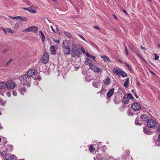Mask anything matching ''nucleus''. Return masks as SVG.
I'll return each instance as SVG.
<instances>
[{
	"label": "nucleus",
	"mask_w": 160,
	"mask_h": 160,
	"mask_svg": "<svg viewBox=\"0 0 160 160\" xmlns=\"http://www.w3.org/2000/svg\"><path fill=\"white\" fill-rule=\"evenodd\" d=\"M71 53L72 57L74 58H78L79 57L80 53V47L78 45L73 43L71 47Z\"/></svg>",
	"instance_id": "1"
},
{
	"label": "nucleus",
	"mask_w": 160,
	"mask_h": 160,
	"mask_svg": "<svg viewBox=\"0 0 160 160\" xmlns=\"http://www.w3.org/2000/svg\"><path fill=\"white\" fill-rule=\"evenodd\" d=\"M22 85H27L28 87H30L31 83V78H29L26 74L21 76L18 77Z\"/></svg>",
	"instance_id": "2"
},
{
	"label": "nucleus",
	"mask_w": 160,
	"mask_h": 160,
	"mask_svg": "<svg viewBox=\"0 0 160 160\" xmlns=\"http://www.w3.org/2000/svg\"><path fill=\"white\" fill-rule=\"evenodd\" d=\"M67 41H64L63 44L62 45V48L63 50L64 53L65 54L69 55L70 53V49L69 46L68 45V43H66Z\"/></svg>",
	"instance_id": "3"
},
{
	"label": "nucleus",
	"mask_w": 160,
	"mask_h": 160,
	"mask_svg": "<svg viewBox=\"0 0 160 160\" xmlns=\"http://www.w3.org/2000/svg\"><path fill=\"white\" fill-rule=\"evenodd\" d=\"M7 17L9 18H7V17H5L4 16H2L0 18V19H19L20 20H26L27 19V18L24 17H21L18 16H17L16 17H10V16H7Z\"/></svg>",
	"instance_id": "4"
},
{
	"label": "nucleus",
	"mask_w": 160,
	"mask_h": 160,
	"mask_svg": "<svg viewBox=\"0 0 160 160\" xmlns=\"http://www.w3.org/2000/svg\"><path fill=\"white\" fill-rule=\"evenodd\" d=\"M147 125L149 128H154L157 127V124L154 120L150 119L147 122Z\"/></svg>",
	"instance_id": "5"
},
{
	"label": "nucleus",
	"mask_w": 160,
	"mask_h": 160,
	"mask_svg": "<svg viewBox=\"0 0 160 160\" xmlns=\"http://www.w3.org/2000/svg\"><path fill=\"white\" fill-rule=\"evenodd\" d=\"M38 29L37 27L36 26H31L23 30L22 32H28L36 33L38 32Z\"/></svg>",
	"instance_id": "6"
},
{
	"label": "nucleus",
	"mask_w": 160,
	"mask_h": 160,
	"mask_svg": "<svg viewBox=\"0 0 160 160\" xmlns=\"http://www.w3.org/2000/svg\"><path fill=\"white\" fill-rule=\"evenodd\" d=\"M7 87L9 89H13L15 87V83L12 80L6 82Z\"/></svg>",
	"instance_id": "7"
},
{
	"label": "nucleus",
	"mask_w": 160,
	"mask_h": 160,
	"mask_svg": "<svg viewBox=\"0 0 160 160\" xmlns=\"http://www.w3.org/2000/svg\"><path fill=\"white\" fill-rule=\"evenodd\" d=\"M49 60V55L47 53H44L42 55L41 58L42 62L46 64L48 63Z\"/></svg>",
	"instance_id": "8"
},
{
	"label": "nucleus",
	"mask_w": 160,
	"mask_h": 160,
	"mask_svg": "<svg viewBox=\"0 0 160 160\" xmlns=\"http://www.w3.org/2000/svg\"><path fill=\"white\" fill-rule=\"evenodd\" d=\"M131 108L135 111H138L141 109L140 105L137 102L133 103L131 105Z\"/></svg>",
	"instance_id": "9"
},
{
	"label": "nucleus",
	"mask_w": 160,
	"mask_h": 160,
	"mask_svg": "<svg viewBox=\"0 0 160 160\" xmlns=\"http://www.w3.org/2000/svg\"><path fill=\"white\" fill-rule=\"evenodd\" d=\"M140 118L141 120V121H142L143 122H146L149 120V117L148 116L145 114H142L141 117Z\"/></svg>",
	"instance_id": "10"
},
{
	"label": "nucleus",
	"mask_w": 160,
	"mask_h": 160,
	"mask_svg": "<svg viewBox=\"0 0 160 160\" xmlns=\"http://www.w3.org/2000/svg\"><path fill=\"white\" fill-rule=\"evenodd\" d=\"M91 69L93 70L95 72L101 73L102 72V69L95 65H92L91 67Z\"/></svg>",
	"instance_id": "11"
},
{
	"label": "nucleus",
	"mask_w": 160,
	"mask_h": 160,
	"mask_svg": "<svg viewBox=\"0 0 160 160\" xmlns=\"http://www.w3.org/2000/svg\"><path fill=\"white\" fill-rule=\"evenodd\" d=\"M19 91L20 92L22 95L23 94L26 92V90L24 87V85H20L19 87Z\"/></svg>",
	"instance_id": "12"
},
{
	"label": "nucleus",
	"mask_w": 160,
	"mask_h": 160,
	"mask_svg": "<svg viewBox=\"0 0 160 160\" xmlns=\"http://www.w3.org/2000/svg\"><path fill=\"white\" fill-rule=\"evenodd\" d=\"M35 70L33 69H31L29 70L26 75H27L29 78H31V79L32 78V76H33L34 74Z\"/></svg>",
	"instance_id": "13"
},
{
	"label": "nucleus",
	"mask_w": 160,
	"mask_h": 160,
	"mask_svg": "<svg viewBox=\"0 0 160 160\" xmlns=\"http://www.w3.org/2000/svg\"><path fill=\"white\" fill-rule=\"evenodd\" d=\"M123 155H122V158L123 159H125L126 156L130 153L129 150L126 149L123 150Z\"/></svg>",
	"instance_id": "14"
},
{
	"label": "nucleus",
	"mask_w": 160,
	"mask_h": 160,
	"mask_svg": "<svg viewBox=\"0 0 160 160\" xmlns=\"http://www.w3.org/2000/svg\"><path fill=\"white\" fill-rule=\"evenodd\" d=\"M50 51L51 54L55 55L56 53V50L54 45H52L50 46Z\"/></svg>",
	"instance_id": "15"
},
{
	"label": "nucleus",
	"mask_w": 160,
	"mask_h": 160,
	"mask_svg": "<svg viewBox=\"0 0 160 160\" xmlns=\"http://www.w3.org/2000/svg\"><path fill=\"white\" fill-rule=\"evenodd\" d=\"M128 95H124L123 98V101L124 103L128 104L129 102V98Z\"/></svg>",
	"instance_id": "16"
},
{
	"label": "nucleus",
	"mask_w": 160,
	"mask_h": 160,
	"mask_svg": "<svg viewBox=\"0 0 160 160\" xmlns=\"http://www.w3.org/2000/svg\"><path fill=\"white\" fill-rule=\"evenodd\" d=\"M114 89L112 88L109 90L107 94V96L108 97H111L114 92Z\"/></svg>",
	"instance_id": "17"
},
{
	"label": "nucleus",
	"mask_w": 160,
	"mask_h": 160,
	"mask_svg": "<svg viewBox=\"0 0 160 160\" xmlns=\"http://www.w3.org/2000/svg\"><path fill=\"white\" fill-rule=\"evenodd\" d=\"M4 31L6 34H7L9 33H11L12 34L14 32L13 30H12L11 29L9 28H7L6 29H5L4 30Z\"/></svg>",
	"instance_id": "18"
},
{
	"label": "nucleus",
	"mask_w": 160,
	"mask_h": 160,
	"mask_svg": "<svg viewBox=\"0 0 160 160\" xmlns=\"http://www.w3.org/2000/svg\"><path fill=\"white\" fill-rule=\"evenodd\" d=\"M39 34L41 35V38H42V42H44L45 40V37L43 32L42 31H40L39 32Z\"/></svg>",
	"instance_id": "19"
},
{
	"label": "nucleus",
	"mask_w": 160,
	"mask_h": 160,
	"mask_svg": "<svg viewBox=\"0 0 160 160\" xmlns=\"http://www.w3.org/2000/svg\"><path fill=\"white\" fill-rule=\"evenodd\" d=\"M7 87L6 83L3 82H0V89H4Z\"/></svg>",
	"instance_id": "20"
},
{
	"label": "nucleus",
	"mask_w": 160,
	"mask_h": 160,
	"mask_svg": "<svg viewBox=\"0 0 160 160\" xmlns=\"http://www.w3.org/2000/svg\"><path fill=\"white\" fill-rule=\"evenodd\" d=\"M23 8L31 13H34L36 12V10L32 8Z\"/></svg>",
	"instance_id": "21"
},
{
	"label": "nucleus",
	"mask_w": 160,
	"mask_h": 160,
	"mask_svg": "<svg viewBox=\"0 0 160 160\" xmlns=\"http://www.w3.org/2000/svg\"><path fill=\"white\" fill-rule=\"evenodd\" d=\"M86 64L88 65L90 67V68L91 69V67L92 65H94L93 64H92V60H91L90 59H87V61L86 62Z\"/></svg>",
	"instance_id": "22"
},
{
	"label": "nucleus",
	"mask_w": 160,
	"mask_h": 160,
	"mask_svg": "<svg viewBox=\"0 0 160 160\" xmlns=\"http://www.w3.org/2000/svg\"><path fill=\"white\" fill-rule=\"evenodd\" d=\"M122 70H120L118 68H115L113 69L114 73L118 75H120Z\"/></svg>",
	"instance_id": "23"
},
{
	"label": "nucleus",
	"mask_w": 160,
	"mask_h": 160,
	"mask_svg": "<svg viewBox=\"0 0 160 160\" xmlns=\"http://www.w3.org/2000/svg\"><path fill=\"white\" fill-rule=\"evenodd\" d=\"M110 81V79L108 77H107L105 80L103 81V82L105 84L108 85L109 84Z\"/></svg>",
	"instance_id": "24"
},
{
	"label": "nucleus",
	"mask_w": 160,
	"mask_h": 160,
	"mask_svg": "<svg viewBox=\"0 0 160 160\" xmlns=\"http://www.w3.org/2000/svg\"><path fill=\"white\" fill-rule=\"evenodd\" d=\"M129 78H128L126 81L124 82V86L126 88H128V83H129Z\"/></svg>",
	"instance_id": "25"
},
{
	"label": "nucleus",
	"mask_w": 160,
	"mask_h": 160,
	"mask_svg": "<svg viewBox=\"0 0 160 160\" xmlns=\"http://www.w3.org/2000/svg\"><path fill=\"white\" fill-rule=\"evenodd\" d=\"M102 58H103V60L105 62H108V61L110 62V60L108 57L105 55L103 57H101Z\"/></svg>",
	"instance_id": "26"
},
{
	"label": "nucleus",
	"mask_w": 160,
	"mask_h": 160,
	"mask_svg": "<svg viewBox=\"0 0 160 160\" xmlns=\"http://www.w3.org/2000/svg\"><path fill=\"white\" fill-rule=\"evenodd\" d=\"M143 132L146 134H148L150 133L147 128L144 127L143 129Z\"/></svg>",
	"instance_id": "27"
},
{
	"label": "nucleus",
	"mask_w": 160,
	"mask_h": 160,
	"mask_svg": "<svg viewBox=\"0 0 160 160\" xmlns=\"http://www.w3.org/2000/svg\"><path fill=\"white\" fill-rule=\"evenodd\" d=\"M15 157L14 155H11L9 156L8 159H5L4 160H14V158Z\"/></svg>",
	"instance_id": "28"
},
{
	"label": "nucleus",
	"mask_w": 160,
	"mask_h": 160,
	"mask_svg": "<svg viewBox=\"0 0 160 160\" xmlns=\"http://www.w3.org/2000/svg\"><path fill=\"white\" fill-rule=\"evenodd\" d=\"M96 159L97 160H102L103 158L102 157L101 155L100 154H98L96 156Z\"/></svg>",
	"instance_id": "29"
},
{
	"label": "nucleus",
	"mask_w": 160,
	"mask_h": 160,
	"mask_svg": "<svg viewBox=\"0 0 160 160\" xmlns=\"http://www.w3.org/2000/svg\"><path fill=\"white\" fill-rule=\"evenodd\" d=\"M120 75L122 76V77H125L127 76V74L123 71H121Z\"/></svg>",
	"instance_id": "30"
},
{
	"label": "nucleus",
	"mask_w": 160,
	"mask_h": 160,
	"mask_svg": "<svg viewBox=\"0 0 160 160\" xmlns=\"http://www.w3.org/2000/svg\"><path fill=\"white\" fill-rule=\"evenodd\" d=\"M64 34L66 36H67L68 38H69L72 37L71 34L69 32H65Z\"/></svg>",
	"instance_id": "31"
},
{
	"label": "nucleus",
	"mask_w": 160,
	"mask_h": 160,
	"mask_svg": "<svg viewBox=\"0 0 160 160\" xmlns=\"http://www.w3.org/2000/svg\"><path fill=\"white\" fill-rule=\"evenodd\" d=\"M136 55H137V56L140 58L143 62H146V61L145 60V59L143 58L142 56H141L139 54L137 53H136Z\"/></svg>",
	"instance_id": "32"
},
{
	"label": "nucleus",
	"mask_w": 160,
	"mask_h": 160,
	"mask_svg": "<svg viewBox=\"0 0 160 160\" xmlns=\"http://www.w3.org/2000/svg\"><path fill=\"white\" fill-rule=\"evenodd\" d=\"M136 55H137V56L140 58L143 62H146V61L145 60V59L143 58L142 56H141L139 54L137 53H136Z\"/></svg>",
	"instance_id": "33"
},
{
	"label": "nucleus",
	"mask_w": 160,
	"mask_h": 160,
	"mask_svg": "<svg viewBox=\"0 0 160 160\" xmlns=\"http://www.w3.org/2000/svg\"><path fill=\"white\" fill-rule=\"evenodd\" d=\"M95 148L92 145H91L89 148V151L90 152H93Z\"/></svg>",
	"instance_id": "34"
},
{
	"label": "nucleus",
	"mask_w": 160,
	"mask_h": 160,
	"mask_svg": "<svg viewBox=\"0 0 160 160\" xmlns=\"http://www.w3.org/2000/svg\"><path fill=\"white\" fill-rule=\"evenodd\" d=\"M92 85L96 88H98V86H99L98 84L95 81L93 82Z\"/></svg>",
	"instance_id": "35"
},
{
	"label": "nucleus",
	"mask_w": 160,
	"mask_h": 160,
	"mask_svg": "<svg viewBox=\"0 0 160 160\" xmlns=\"http://www.w3.org/2000/svg\"><path fill=\"white\" fill-rule=\"evenodd\" d=\"M13 61V60L12 59L10 58L9 59V60L6 62V65L8 66L9 65L11 62H12Z\"/></svg>",
	"instance_id": "36"
},
{
	"label": "nucleus",
	"mask_w": 160,
	"mask_h": 160,
	"mask_svg": "<svg viewBox=\"0 0 160 160\" xmlns=\"http://www.w3.org/2000/svg\"><path fill=\"white\" fill-rule=\"evenodd\" d=\"M127 95H128L129 98H131V99L133 100L134 99V98L132 95L130 93H128L127 94Z\"/></svg>",
	"instance_id": "37"
},
{
	"label": "nucleus",
	"mask_w": 160,
	"mask_h": 160,
	"mask_svg": "<svg viewBox=\"0 0 160 160\" xmlns=\"http://www.w3.org/2000/svg\"><path fill=\"white\" fill-rule=\"evenodd\" d=\"M127 95H128L129 98H131V99L133 100L134 99V98L132 95L130 93H128L127 94Z\"/></svg>",
	"instance_id": "38"
},
{
	"label": "nucleus",
	"mask_w": 160,
	"mask_h": 160,
	"mask_svg": "<svg viewBox=\"0 0 160 160\" xmlns=\"http://www.w3.org/2000/svg\"><path fill=\"white\" fill-rule=\"evenodd\" d=\"M125 65L126 67L128 68L129 70L130 71L132 70L131 67L127 63H125Z\"/></svg>",
	"instance_id": "39"
},
{
	"label": "nucleus",
	"mask_w": 160,
	"mask_h": 160,
	"mask_svg": "<svg viewBox=\"0 0 160 160\" xmlns=\"http://www.w3.org/2000/svg\"><path fill=\"white\" fill-rule=\"evenodd\" d=\"M21 24L20 21L17 22L15 25V27L18 28L19 27V25Z\"/></svg>",
	"instance_id": "40"
},
{
	"label": "nucleus",
	"mask_w": 160,
	"mask_h": 160,
	"mask_svg": "<svg viewBox=\"0 0 160 160\" xmlns=\"http://www.w3.org/2000/svg\"><path fill=\"white\" fill-rule=\"evenodd\" d=\"M81 51L83 52L84 53H85V50L84 48H83L82 47H81V48H80Z\"/></svg>",
	"instance_id": "41"
},
{
	"label": "nucleus",
	"mask_w": 160,
	"mask_h": 160,
	"mask_svg": "<svg viewBox=\"0 0 160 160\" xmlns=\"http://www.w3.org/2000/svg\"><path fill=\"white\" fill-rule=\"evenodd\" d=\"M154 55H155L154 59L156 60H158L159 58V56L157 55V54H154Z\"/></svg>",
	"instance_id": "42"
},
{
	"label": "nucleus",
	"mask_w": 160,
	"mask_h": 160,
	"mask_svg": "<svg viewBox=\"0 0 160 160\" xmlns=\"http://www.w3.org/2000/svg\"><path fill=\"white\" fill-rule=\"evenodd\" d=\"M9 49L8 48H5L3 49V52L4 53H6L8 51H9Z\"/></svg>",
	"instance_id": "43"
},
{
	"label": "nucleus",
	"mask_w": 160,
	"mask_h": 160,
	"mask_svg": "<svg viewBox=\"0 0 160 160\" xmlns=\"http://www.w3.org/2000/svg\"><path fill=\"white\" fill-rule=\"evenodd\" d=\"M53 40L56 43H59L60 41L59 39H53Z\"/></svg>",
	"instance_id": "44"
},
{
	"label": "nucleus",
	"mask_w": 160,
	"mask_h": 160,
	"mask_svg": "<svg viewBox=\"0 0 160 160\" xmlns=\"http://www.w3.org/2000/svg\"><path fill=\"white\" fill-rule=\"evenodd\" d=\"M78 36L80 37L83 40H84L85 41H86V39H85V38H84V37L82 36L81 35V34H78Z\"/></svg>",
	"instance_id": "45"
},
{
	"label": "nucleus",
	"mask_w": 160,
	"mask_h": 160,
	"mask_svg": "<svg viewBox=\"0 0 160 160\" xmlns=\"http://www.w3.org/2000/svg\"><path fill=\"white\" fill-rule=\"evenodd\" d=\"M157 132H158L159 133V134H160V126H158L157 128Z\"/></svg>",
	"instance_id": "46"
},
{
	"label": "nucleus",
	"mask_w": 160,
	"mask_h": 160,
	"mask_svg": "<svg viewBox=\"0 0 160 160\" xmlns=\"http://www.w3.org/2000/svg\"><path fill=\"white\" fill-rule=\"evenodd\" d=\"M12 94L14 96H16L17 95V93L16 91H13L12 92Z\"/></svg>",
	"instance_id": "47"
},
{
	"label": "nucleus",
	"mask_w": 160,
	"mask_h": 160,
	"mask_svg": "<svg viewBox=\"0 0 160 160\" xmlns=\"http://www.w3.org/2000/svg\"><path fill=\"white\" fill-rule=\"evenodd\" d=\"M125 52H126V55L127 56L128 55V49H127V46H126V47H125Z\"/></svg>",
	"instance_id": "48"
},
{
	"label": "nucleus",
	"mask_w": 160,
	"mask_h": 160,
	"mask_svg": "<svg viewBox=\"0 0 160 160\" xmlns=\"http://www.w3.org/2000/svg\"><path fill=\"white\" fill-rule=\"evenodd\" d=\"M94 28L98 29L99 30H100V28L97 26H94L93 27Z\"/></svg>",
	"instance_id": "49"
},
{
	"label": "nucleus",
	"mask_w": 160,
	"mask_h": 160,
	"mask_svg": "<svg viewBox=\"0 0 160 160\" xmlns=\"http://www.w3.org/2000/svg\"><path fill=\"white\" fill-rule=\"evenodd\" d=\"M114 102L116 104H118L119 103V102L118 101H117L116 99L114 100Z\"/></svg>",
	"instance_id": "50"
},
{
	"label": "nucleus",
	"mask_w": 160,
	"mask_h": 160,
	"mask_svg": "<svg viewBox=\"0 0 160 160\" xmlns=\"http://www.w3.org/2000/svg\"><path fill=\"white\" fill-rule=\"evenodd\" d=\"M86 56L89 57L91 58L92 57V56L90 55L88 52L86 53Z\"/></svg>",
	"instance_id": "51"
},
{
	"label": "nucleus",
	"mask_w": 160,
	"mask_h": 160,
	"mask_svg": "<svg viewBox=\"0 0 160 160\" xmlns=\"http://www.w3.org/2000/svg\"><path fill=\"white\" fill-rule=\"evenodd\" d=\"M158 140L159 142H160V134H159L158 138Z\"/></svg>",
	"instance_id": "52"
},
{
	"label": "nucleus",
	"mask_w": 160,
	"mask_h": 160,
	"mask_svg": "<svg viewBox=\"0 0 160 160\" xmlns=\"http://www.w3.org/2000/svg\"><path fill=\"white\" fill-rule=\"evenodd\" d=\"M50 28H51L53 32H54L55 33V30L53 29V27L52 26H51Z\"/></svg>",
	"instance_id": "53"
},
{
	"label": "nucleus",
	"mask_w": 160,
	"mask_h": 160,
	"mask_svg": "<svg viewBox=\"0 0 160 160\" xmlns=\"http://www.w3.org/2000/svg\"><path fill=\"white\" fill-rule=\"evenodd\" d=\"M122 11L123 12H124L127 15L128 14V13L126 11L125 9H123Z\"/></svg>",
	"instance_id": "54"
},
{
	"label": "nucleus",
	"mask_w": 160,
	"mask_h": 160,
	"mask_svg": "<svg viewBox=\"0 0 160 160\" xmlns=\"http://www.w3.org/2000/svg\"><path fill=\"white\" fill-rule=\"evenodd\" d=\"M0 105H4V103L1 100H0Z\"/></svg>",
	"instance_id": "55"
},
{
	"label": "nucleus",
	"mask_w": 160,
	"mask_h": 160,
	"mask_svg": "<svg viewBox=\"0 0 160 160\" xmlns=\"http://www.w3.org/2000/svg\"><path fill=\"white\" fill-rule=\"evenodd\" d=\"M135 123L136 125H138L139 124L138 122V120H137L136 119L135 121Z\"/></svg>",
	"instance_id": "56"
},
{
	"label": "nucleus",
	"mask_w": 160,
	"mask_h": 160,
	"mask_svg": "<svg viewBox=\"0 0 160 160\" xmlns=\"http://www.w3.org/2000/svg\"><path fill=\"white\" fill-rule=\"evenodd\" d=\"M134 95L135 96L136 98H138V95L136 93H134Z\"/></svg>",
	"instance_id": "57"
},
{
	"label": "nucleus",
	"mask_w": 160,
	"mask_h": 160,
	"mask_svg": "<svg viewBox=\"0 0 160 160\" xmlns=\"http://www.w3.org/2000/svg\"><path fill=\"white\" fill-rule=\"evenodd\" d=\"M7 156V154L6 153H5V154H2V156L4 157H6Z\"/></svg>",
	"instance_id": "58"
},
{
	"label": "nucleus",
	"mask_w": 160,
	"mask_h": 160,
	"mask_svg": "<svg viewBox=\"0 0 160 160\" xmlns=\"http://www.w3.org/2000/svg\"><path fill=\"white\" fill-rule=\"evenodd\" d=\"M129 48L133 52V53H135V52L134 51V50H133V49H132L131 47L130 46H129Z\"/></svg>",
	"instance_id": "59"
},
{
	"label": "nucleus",
	"mask_w": 160,
	"mask_h": 160,
	"mask_svg": "<svg viewBox=\"0 0 160 160\" xmlns=\"http://www.w3.org/2000/svg\"><path fill=\"white\" fill-rule=\"evenodd\" d=\"M103 88H102L101 90L99 92V93H102L103 91ZM99 93V92H98L97 93Z\"/></svg>",
	"instance_id": "60"
},
{
	"label": "nucleus",
	"mask_w": 160,
	"mask_h": 160,
	"mask_svg": "<svg viewBox=\"0 0 160 160\" xmlns=\"http://www.w3.org/2000/svg\"><path fill=\"white\" fill-rule=\"evenodd\" d=\"M91 58H92L94 60H95V59L96 58L95 57L93 56H92Z\"/></svg>",
	"instance_id": "61"
},
{
	"label": "nucleus",
	"mask_w": 160,
	"mask_h": 160,
	"mask_svg": "<svg viewBox=\"0 0 160 160\" xmlns=\"http://www.w3.org/2000/svg\"><path fill=\"white\" fill-rule=\"evenodd\" d=\"M140 48L142 49H145L142 46H140Z\"/></svg>",
	"instance_id": "62"
},
{
	"label": "nucleus",
	"mask_w": 160,
	"mask_h": 160,
	"mask_svg": "<svg viewBox=\"0 0 160 160\" xmlns=\"http://www.w3.org/2000/svg\"><path fill=\"white\" fill-rule=\"evenodd\" d=\"M113 17H114V18L115 19H117V18L116 17V16H115V15H113Z\"/></svg>",
	"instance_id": "63"
},
{
	"label": "nucleus",
	"mask_w": 160,
	"mask_h": 160,
	"mask_svg": "<svg viewBox=\"0 0 160 160\" xmlns=\"http://www.w3.org/2000/svg\"><path fill=\"white\" fill-rule=\"evenodd\" d=\"M150 72L151 73H152L153 75H155V73H154L152 71H150Z\"/></svg>",
	"instance_id": "64"
}]
</instances>
